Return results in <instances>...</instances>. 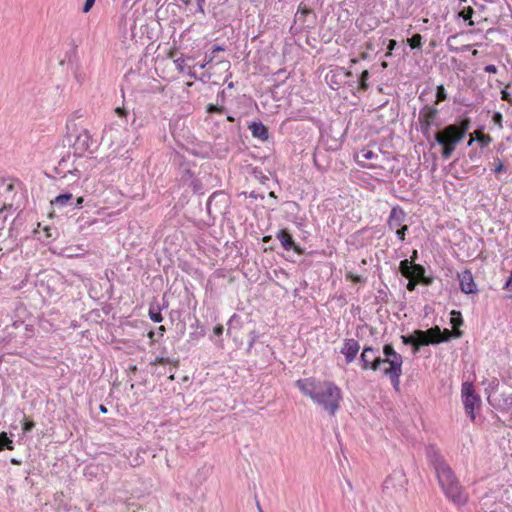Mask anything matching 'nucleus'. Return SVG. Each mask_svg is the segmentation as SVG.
<instances>
[{"instance_id": "aec40b11", "label": "nucleus", "mask_w": 512, "mask_h": 512, "mask_svg": "<svg viewBox=\"0 0 512 512\" xmlns=\"http://www.w3.org/2000/svg\"><path fill=\"white\" fill-rule=\"evenodd\" d=\"M456 40V37L453 36V37H450L448 38L447 40V46H448V49L449 51H452V52H459V51H466V50H469L470 49V45H464L462 46L461 48H457V47H454L452 42Z\"/></svg>"}, {"instance_id": "e433bc0d", "label": "nucleus", "mask_w": 512, "mask_h": 512, "mask_svg": "<svg viewBox=\"0 0 512 512\" xmlns=\"http://www.w3.org/2000/svg\"><path fill=\"white\" fill-rule=\"evenodd\" d=\"M505 288L512 290V271H511L509 278L507 279V281L505 283Z\"/></svg>"}, {"instance_id": "7ed1b4c3", "label": "nucleus", "mask_w": 512, "mask_h": 512, "mask_svg": "<svg viewBox=\"0 0 512 512\" xmlns=\"http://www.w3.org/2000/svg\"><path fill=\"white\" fill-rule=\"evenodd\" d=\"M436 475L440 487L451 502L459 506L467 502V495L459 485L451 469L445 463H439L436 466Z\"/></svg>"}, {"instance_id": "5fc2aeb1", "label": "nucleus", "mask_w": 512, "mask_h": 512, "mask_svg": "<svg viewBox=\"0 0 512 512\" xmlns=\"http://www.w3.org/2000/svg\"><path fill=\"white\" fill-rule=\"evenodd\" d=\"M381 66H382L383 68H386V67H387V63H386V62H382Z\"/></svg>"}, {"instance_id": "864d4df0", "label": "nucleus", "mask_w": 512, "mask_h": 512, "mask_svg": "<svg viewBox=\"0 0 512 512\" xmlns=\"http://www.w3.org/2000/svg\"><path fill=\"white\" fill-rule=\"evenodd\" d=\"M223 65L225 68H228L229 67V62H223Z\"/></svg>"}, {"instance_id": "79ce46f5", "label": "nucleus", "mask_w": 512, "mask_h": 512, "mask_svg": "<svg viewBox=\"0 0 512 512\" xmlns=\"http://www.w3.org/2000/svg\"><path fill=\"white\" fill-rule=\"evenodd\" d=\"M416 259H417V251L414 250L412 255H411V260L410 261H412V263H413Z\"/></svg>"}, {"instance_id": "4c0bfd02", "label": "nucleus", "mask_w": 512, "mask_h": 512, "mask_svg": "<svg viewBox=\"0 0 512 512\" xmlns=\"http://www.w3.org/2000/svg\"><path fill=\"white\" fill-rule=\"evenodd\" d=\"M212 60H213V58L209 57L204 63L198 65L199 68L204 69L207 65H209L212 62Z\"/></svg>"}, {"instance_id": "f257e3e1", "label": "nucleus", "mask_w": 512, "mask_h": 512, "mask_svg": "<svg viewBox=\"0 0 512 512\" xmlns=\"http://www.w3.org/2000/svg\"><path fill=\"white\" fill-rule=\"evenodd\" d=\"M296 386L303 395L309 397L330 415H334L338 410L342 395L341 390L334 383L306 378L298 380Z\"/></svg>"}, {"instance_id": "ddd939ff", "label": "nucleus", "mask_w": 512, "mask_h": 512, "mask_svg": "<svg viewBox=\"0 0 512 512\" xmlns=\"http://www.w3.org/2000/svg\"><path fill=\"white\" fill-rule=\"evenodd\" d=\"M405 220V213L399 207H394L391 210L388 225L391 229H398L403 226Z\"/></svg>"}, {"instance_id": "423d86ee", "label": "nucleus", "mask_w": 512, "mask_h": 512, "mask_svg": "<svg viewBox=\"0 0 512 512\" xmlns=\"http://www.w3.org/2000/svg\"><path fill=\"white\" fill-rule=\"evenodd\" d=\"M72 148L75 155L84 157L93 154L98 148V143L87 129H81L73 142Z\"/></svg>"}, {"instance_id": "1a4fd4ad", "label": "nucleus", "mask_w": 512, "mask_h": 512, "mask_svg": "<svg viewBox=\"0 0 512 512\" xmlns=\"http://www.w3.org/2000/svg\"><path fill=\"white\" fill-rule=\"evenodd\" d=\"M379 358L380 355L375 349L371 347L364 348L361 353V363L363 369L377 372V364H379Z\"/></svg>"}, {"instance_id": "bb28decb", "label": "nucleus", "mask_w": 512, "mask_h": 512, "mask_svg": "<svg viewBox=\"0 0 512 512\" xmlns=\"http://www.w3.org/2000/svg\"><path fill=\"white\" fill-rule=\"evenodd\" d=\"M407 226L403 225L401 228L394 229L396 231V235L398 238L403 241L405 239V232L407 231Z\"/></svg>"}, {"instance_id": "cd10ccee", "label": "nucleus", "mask_w": 512, "mask_h": 512, "mask_svg": "<svg viewBox=\"0 0 512 512\" xmlns=\"http://www.w3.org/2000/svg\"><path fill=\"white\" fill-rule=\"evenodd\" d=\"M95 1L96 0H85L83 8H82L83 12L88 13L94 6Z\"/></svg>"}, {"instance_id": "4be33fe9", "label": "nucleus", "mask_w": 512, "mask_h": 512, "mask_svg": "<svg viewBox=\"0 0 512 512\" xmlns=\"http://www.w3.org/2000/svg\"><path fill=\"white\" fill-rule=\"evenodd\" d=\"M421 40H422L421 35L415 34L411 38L407 39V42L412 49H415V48L421 47Z\"/></svg>"}, {"instance_id": "a211bd4d", "label": "nucleus", "mask_w": 512, "mask_h": 512, "mask_svg": "<svg viewBox=\"0 0 512 512\" xmlns=\"http://www.w3.org/2000/svg\"><path fill=\"white\" fill-rule=\"evenodd\" d=\"M72 199V194L71 193H66V194H62V195H59L57 196L53 201H52V204L56 205V206H59V207H63L65 206L70 200Z\"/></svg>"}, {"instance_id": "603ef678", "label": "nucleus", "mask_w": 512, "mask_h": 512, "mask_svg": "<svg viewBox=\"0 0 512 512\" xmlns=\"http://www.w3.org/2000/svg\"><path fill=\"white\" fill-rule=\"evenodd\" d=\"M153 335H154V332H153V331H150V332L148 333V337H149V338H152V337H153Z\"/></svg>"}, {"instance_id": "7c9ffc66", "label": "nucleus", "mask_w": 512, "mask_h": 512, "mask_svg": "<svg viewBox=\"0 0 512 512\" xmlns=\"http://www.w3.org/2000/svg\"><path fill=\"white\" fill-rule=\"evenodd\" d=\"M484 70L488 73H497V67L495 65L489 64L484 67Z\"/></svg>"}, {"instance_id": "0eeeda50", "label": "nucleus", "mask_w": 512, "mask_h": 512, "mask_svg": "<svg viewBox=\"0 0 512 512\" xmlns=\"http://www.w3.org/2000/svg\"><path fill=\"white\" fill-rule=\"evenodd\" d=\"M462 399L465 407L466 413L470 416L472 420L475 419L474 411L479 406L480 399L474 393L473 385L471 383H464L462 385Z\"/></svg>"}, {"instance_id": "f8f14e48", "label": "nucleus", "mask_w": 512, "mask_h": 512, "mask_svg": "<svg viewBox=\"0 0 512 512\" xmlns=\"http://www.w3.org/2000/svg\"><path fill=\"white\" fill-rule=\"evenodd\" d=\"M359 344L354 339H348L344 342L341 353L345 356L346 361L351 363L355 360L358 352H359Z\"/></svg>"}, {"instance_id": "9b49d317", "label": "nucleus", "mask_w": 512, "mask_h": 512, "mask_svg": "<svg viewBox=\"0 0 512 512\" xmlns=\"http://www.w3.org/2000/svg\"><path fill=\"white\" fill-rule=\"evenodd\" d=\"M438 115V110L432 106H425L419 113V122L422 131H428L431 125L435 122Z\"/></svg>"}, {"instance_id": "8fccbe9b", "label": "nucleus", "mask_w": 512, "mask_h": 512, "mask_svg": "<svg viewBox=\"0 0 512 512\" xmlns=\"http://www.w3.org/2000/svg\"><path fill=\"white\" fill-rule=\"evenodd\" d=\"M477 55H478V51H477V50H473V51H472V56H473V57H477Z\"/></svg>"}, {"instance_id": "2f4dec72", "label": "nucleus", "mask_w": 512, "mask_h": 512, "mask_svg": "<svg viewBox=\"0 0 512 512\" xmlns=\"http://www.w3.org/2000/svg\"><path fill=\"white\" fill-rule=\"evenodd\" d=\"M34 427V423L32 421H27L23 424V431L29 432Z\"/></svg>"}, {"instance_id": "4d7b16f0", "label": "nucleus", "mask_w": 512, "mask_h": 512, "mask_svg": "<svg viewBox=\"0 0 512 512\" xmlns=\"http://www.w3.org/2000/svg\"><path fill=\"white\" fill-rule=\"evenodd\" d=\"M188 74L191 75V76L193 75L192 72H191V68H189Z\"/></svg>"}, {"instance_id": "72a5a7b5", "label": "nucleus", "mask_w": 512, "mask_h": 512, "mask_svg": "<svg viewBox=\"0 0 512 512\" xmlns=\"http://www.w3.org/2000/svg\"><path fill=\"white\" fill-rule=\"evenodd\" d=\"M213 332L217 336L222 335V333H223V326L222 325L215 326L214 329H213Z\"/></svg>"}, {"instance_id": "c03bdc74", "label": "nucleus", "mask_w": 512, "mask_h": 512, "mask_svg": "<svg viewBox=\"0 0 512 512\" xmlns=\"http://www.w3.org/2000/svg\"><path fill=\"white\" fill-rule=\"evenodd\" d=\"M158 331H159L160 335L163 336V334L165 332V327L164 326H160Z\"/></svg>"}, {"instance_id": "f3484780", "label": "nucleus", "mask_w": 512, "mask_h": 512, "mask_svg": "<svg viewBox=\"0 0 512 512\" xmlns=\"http://www.w3.org/2000/svg\"><path fill=\"white\" fill-rule=\"evenodd\" d=\"M114 134H119L118 131H113V129L111 128V126H107L104 131H103V135H102V142L104 145H107L108 148H111L113 143H112V136Z\"/></svg>"}, {"instance_id": "dca6fc26", "label": "nucleus", "mask_w": 512, "mask_h": 512, "mask_svg": "<svg viewBox=\"0 0 512 512\" xmlns=\"http://www.w3.org/2000/svg\"><path fill=\"white\" fill-rule=\"evenodd\" d=\"M277 238L285 250H288V251L294 250L296 252H299L294 244V241H293L291 235L287 231L281 230L277 234Z\"/></svg>"}, {"instance_id": "a18cd8bd", "label": "nucleus", "mask_w": 512, "mask_h": 512, "mask_svg": "<svg viewBox=\"0 0 512 512\" xmlns=\"http://www.w3.org/2000/svg\"><path fill=\"white\" fill-rule=\"evenodd\" d=\"M74 172L80 176L82 174V171L78 168V166L74 169Z\"/></svg>"}, {"instance_id": "b1692460", "label": "nucleus", "mask_w": 512, "mask_h": 512, "mask_svg": "<svg viewBox=\"0 0 512 512\" xmlns=\"http://www.w3.org/2000/svg\"><path fill=\"white\" fill-rule=\"evenodd\" d=\"M174 64L176 66V68L180 71V72H184L185 70V66H186V61L183 57H180V58H177L174 60Z\"/></svg>"}, {"instance_id": "ea45409f", "label": "nucleus", "mask_w": 512, "mask_h": 512, "mask_svg": "<svg viewBox=\"0 0 512 512\" xmlns=\"http://www.w3.org/2000/svg\"><path fill=\"white\" fill-rule=\"evenodd\" d=\"M207 110H208V112H217V111H219V109L216 106L212 105V104L208 105Z\"/></svg>"}, {"instance_id": "c756f323", "label": "nucleus", "mask_w": 512, "mask_h": 512, "mask_svg": "<svg viewBox=\"0 0 512 512\" xmlns=\"http://www.w3.org/2000/svg\"><path fill=\"white\" fill-rule=\"evenodd\" d=\"M459 128V131L463 132V137L465 136V133L466 131L468 130L469 128V120H463L459 126H457Z\"/></svg>"}, {"instance_id": "f704fd0d", "label": "nucleus", "mask_w": 512, "mask_h": 512, "mask_svg": "<svg viewBox=\"0 0 512 512\" xmlns=\"http://www.w3.org/2000/svg\"><path fill=\"white\" fill-rule=\"evenodd\" d=\"M347 278L352 280L353 282H358L360 281V276L358 275H354L353 273H348L347 274Z\"/></svg>"}, {"instance_id": "c85d7f7f", "label": "nucleus", "mask_w": 512, "mask_h": 512, "mask_svg": "<svg viewBox=\"0 0 512 512\" xmlns=\"http://www.w3.org/2000/svg\"><path fill=\"white\" fill-rule=\"evenodd\" d=\"M396 44L397 42L395 40H389L386 57H390L392 55V51L395 49Z\"/></svg>"}, {"instance_id": "5701e85b", "label": "nucleus", "mask_w": 512, "mask_h": 512, "mask_svg": "<svg viewBox=\"0 0 512 512\" xmlns=\"http://www.w3.org/2000/svg\"><path fill=\"white\" fill-rule=\"evenodd\" d=\"M447 98V94L443 85L437 86L436 103L444 101Z\"/></svg>"}, {"instance_id": "de8ad7c7", "label": "nucleus", "mask_w": 512, "mask_h": 512, "mask_svg": "<svg viewBox=\"0 0 512 512\" xmlns=\"http://www.w3.org/2000/svg\"><path fill=\"white\" fill-rule=\"evenodd\" d=\"M100 411H101L102 413H106V412H107V408H106L104 405H101V406H100Z\"/></svg>"}, {"instance_id": "a878e982", "label": "nucleus", "mask_w": 512, "mask_h": 512, "mask_svg": "<svg viewBox=\"0 0 512 512\" xmlns=\"http://www.w3.org/2000/svg\"><path fill=\"white\" fill-rule=\"evenodd\" d=\"M149 316H150V319L156 323H160L163 319L160 312H154L152 310L149 311Z\"/></svg>"}, {"instance_id": "473e14b6", "label": "nucleus", "mask_w": 512, "mask_h": 512, "mask_svg": "<svg viewBox=\"0 0 512 512\" xmlns=\"http://www.w3.org/2000/svg\"><path fill=\"white\" fill-rule=\"evenodd\" d=\"M493 121L495 124L501 127L502 115L500 113H495L493 116Z\"/></svg>"}, {"instance_id": "6ab92c4d", "label": "nucleus", "mask_w": 512, "mask_h": 512, "mask_svg": "<svg viewBox=\"0 0 512 512\" xmlns=\"http://www.w3.org/2000/svg\"><path fill=\"white\" fill-rule=\"evenodd\" d=\"M4 448H7L8 450H12V440L8 438L6 433L0 434V451H2Z\"/></svg>"}, {"instance_id": "393cba45", "label": "nucleus", "mask_w": 512, "mask_h": 512, "mask_svg": "<svg viewBox=\"0 0 512 512\" xmlns=\"http://www.w3.org/2000/svg\"><path fill=\"white\" fill-rule=\"evenodd\" d=\"M368 77H369L368 70L362 71L361 76H360V86H361V88L365 89L367 87L366 81H367Z\"/></svg>"}, {"instance_id": "9d476101", "label": "nucleus", "mask_w": 512, "mask_h": 512, "mask_svg": "<svg viewBox=\"0 0 512 512\" xmlns=\"http://www.w3.org/2000/svg\"><path fill=\"white\" fill-rule=\"evenodd\" d=\"M460 289L465 294H475L478 291L474 277L469 270H464L458 274Z\"/></svg>"}, {"instance_id": "49530a36", "label": "nucleus", "mask_w": 512, "mask_h": 512, "mask_svg": "<svg viewBox=\"0 0 512 512\" xmlns=\"http://www.w3.org/2000/svg\"><path fill=\"white\" fill-rule=\"evenodd\" d=\"M475 141V138L471 137L467 143V146H472L473 142Z\"/></svg>"}, {"instance_id": "f03ea898", "label": "nucleus", "mask_w": 512, "mask_h": 512, "mask_svg": "<svg viewBox=\"0 0 512 512\" xmlns=\"http://www.w3.org/2000/svg\"><path fill=\"white\" fill-rule=\"evenodd\" d=\"M462 316L459 311L453 310L451 312L450 323L454 329V333L451 334L448 330H444L443 332L440 330L438 326L430 328L426 331L415 330L410 335H402L401 340L405 345H412L415 348V352L421 346H426L430 344H437L443 341H447L451 336L456 338L461 336V332L457 330L459 326L462 325Z\"/></svg>"}, {"instance_id": "6e6552de", "label": "nucleus", "mask_w": 512, "mask_h": 512, "mask_svg": "<svg viewBox=\"0 0 512 512\" xmlns=\"http://www.w3.org/2000/svg\"><path fill=\"white\" fill-rule=\"evenodd\" d=\"M399 268L402 275L409 279L420 280L424 276V268L407 259L400 262Z\"/></svg>"}, {"instance_id": "37998d69", "label": "nucleus", "mask_w": 512, "mask_h": 512, "mask_svg": "<svg viewBox=\"0 0 512 512\" xmlns=\"http://www.w3.org/2000/svg\"><path fill=\"white\" fill-rule=\"evenodd\" d=\"M115 112L120 115V116H123L124 115V110L122 108H116Z\"/></svg>"}, {"instance_id": "c9c22d12", "label": "nucleus", "mask_w": 512, "mask_h": 512, "mask_svg": "<svg viewBox=\"0 0 512 512\" xmlns=\"http://www.w3.org/2000/svg\"><path fill=\"white\" fill-rule=\"evenodd\" d=\"M501 98L503 100H505V101H509L510 100V95H509L507 90L504 89V90L501 91Z\"/></svg>"}, {"instance_id": "2eb2a0df", "label": "nucleus", "mask_w": 512, "mask_h": 512, "mask_svg": "<svg viewBox=\"0 0 512 512\" xmlns=\"http://www.w3.org/2000/svg\"><path fill=\"white\" fill-rule=\"evenodd\" d=\"M249 129L251 130L253 137L261 141H265L268 139V130L265 127V125L262 124L261 122H252L249 125Z\"/></svg>"}, {"instance_id": "09e8293b", "label": "nucleus", "mask_w": 512, "mask_h": 512, "mask_svg": "<svg viewBox=\"0 0 512 512\" xmlns=\"http://www.w3.org/2000/svg\"><path fill=\"white\" fill-rule=\"evenodd\" d=\"M223 48L221 46H215L214 51H222Z\"/></svg>"}, {"instance_id": "3c124183", "label": "nucleus", "mask_w": 512, "mask_h": 512, "mask_svg": "<svg viewBox=\"0 0 512 512\" xmlns=\"http://www.w3.org/2000/svg\"><path fill=\"white\" fill-rule=\"evenodd\" d=\"M82 202H83V199L82 198H78L77 204L80 205V204H82Z\"/></svg>"}, {"instance_id": "4468645a", "label": "nucleus", "mask_w": 512, "mask_h": 512, "mask_svg": "<svg viewBox=\"0 0 512 512\" xmlns=\"http://www.w3.org/2000/svg\"><path fill=\"white\" fill-rule=\"evenodd\" d=\"M379 157V154L373 150L370 149H362L356 154V160L359 165L363 167H373L374 165H368L367 162L370 160L377 159Z\"/></svg>"}, {"instance_id": "58836bf2", "label": "nucleus", "mask_w": 512, "mask_h": 512, "mask_svg": "<svg viewBox=\"0 0 512 512\" xmlns=\"http://www.w3.org/2000/svg\"><path fill=\"white\" fill-rule=\"evenodd\" d=\"M413 280L414 279H410V281L407 284V289L410 291L414 290V288H415V282Z\"/></svg>"}, {"instance_id": "39448f33", "label": "nucleus", "mask_w": 512, "mask_h": 512, "mask_svg": "<svg viewBox=\"0 0 512 512\" xmlns=\"http://www.w3.org/2000/svg\"><path fill=\"white\" fill-rule=\"evenodd\" d=\"M463 139V132L457 125H449L435 135L436 142L442 146V156L450 158L457 144Z\"/></svg>"}, {"instance_id": "20e7f679", "label": "nucleus", "mask_w": 512, "mask_h": 512, "mask_svg": "<svg viewBox=\"0 0 512 512\" xmlns=\"http://www.w3.org/2000/svg\"><path fill=\"white\" fill-rule=\"evenodd\" d=\"M403 357L396 352L391 344L383 346V356L379 358L377 371L390 378L395 388L399 387L402 375Z\"/></svg>"}, {"instance_id": "6e6d98bb", "label": "nucleus", "mask_w": 512, "mask_h": 512, "mask_svg": "<svg viewBox=\"0 0 512 512\" xmlns=\"http://www.w3.org/2000/svg\"><path fill=\"white\" fill-rule=\"evenodd\" d=\"M366 58H367L366 53H363V54H362V59H366Z\"/></svg>"}, {"instance_id": "412c9836", "label": "nucleus", "mask_w": 512, "mask_h": 512, "mask_svg": "<svg viewBox=\"0 0 512 512\" xmlns=\"http://www.w3.org/2000/svg\"><path fill=\"white\" fill-rule=\"evenodd\" d=\"M474 135L475 140L480 142L482 146H487L491 142V138L480 131H476Z\"/></svg>"}, {"instance_id": "a19ab883", "label": "nucleus", "mask_w": 512, "mask_h": 512, "mask_svg": "<svg viewBox=\"0 0 512 512\" xmlns=\"http://www.w3.org/2000/svg\"><path fill=\"white\" fill-rule=\"evenodd\" d=\"M503 169H504L503 164H502V163H499V164L495 167V172H496V173H499V172L503 171Z\"/></svg>"}]
</instances>
